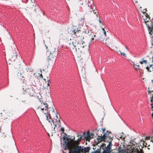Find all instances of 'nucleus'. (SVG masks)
Listing matches in <instances>:
<instances>
[{"label":"nucleus","instance_id":"obj_1","mask_svg":"<svg viewBox=\"0 0 153 153\" xmlns=\"http://www.w3.org/2000/svg\"><path fill=\"white\" fill-rule=\"evenodd\" d=\"M50 112L51 113V115L52 116L53 119H56V121L57 122V118H58L57 113L56 111H55L53 108L52 107H49L47 108V111L45 112H44L45 114H46V119L48 120L50 123L52 122L53 125H54L55 127H56V123H54L53 120H52L51 118Z\"/></svg>","mask_w":153,"mask_h":153},{"label":"nucleus","instance_id":"obj_2","mask_svg":"<svg viewBox=\"0 0 153 153\" xmlns=\"http://www.w3.org/2000/svg\"><path fill=\"white\" fill-rule=\"evenodd\" d=\"M72 34L75 35L76 37L75 38L74 43H76V45L79 43H81L84 42L83 40L84 39V36L82 32L80 30H72Z\"/></svg>","mask_w":153,"mask_h":153},{"label":"nucleus","instance_id":"obj_3","mask_svg":"<svg viewBox=\"0 0 153 153\" xmlns=\"http://www.w3.org/2000/svg\"><path fill=\"white\" fill-rule=\"evenodd\" d=\"M89 49V46H85L84 47L76 48V52H75V54L77 55L78 57H81L82 59L83 57H85L88 53Z\"/></svg>","mask_w":153,"mask_h":153},{"label":"nucleus","instance_id":"obj_4","mask_svg":"<svg viewBox=\"0 0 153 153\" xmlns=\"http://www.w3.org/2000/svg\"><path fill=\"white\" fill-rule=\"evenodd\" d=\"M74 40H72L71 39L68 40L65 42L66 46L67 48L70 49L71 52L75 54L76 52V44L74 43Z\"/></svg>","mask_w":153,"mask_h":153},{"label":"nucleus","instance_id":"obj_5","mask_svg":"<svg viewBox=\"0 0 153 153\" xmlns=\"http://www.w3.org/2000/svg\"><path fill=\"white\" fill-rule=\"evenodd\" d=\"M79 145L76 144L66 147L69 150V153H81L82 147Z\"/></svg>","mask_w":153,"mask_h":153},{"label":"nucleus","instance_id":"obj_6","mask_svg":"<svg viewBox=\"0 0 153 153\" xmlns=\"http://www.w3.org/2000/svg\"><path fill=\"white\" fill-rule=\"evenodd\" d=\"M131 143L132 144L131 146L132 148L130 149H128L127 151H133V152H134L133 153H144L143 150L142 149L139 151L138 148H137L138 143L132 140L131 141Z\"/></svg>","mask_w":153,"mask_h":153},{"label":"nucleus","instance_id":"obj_7","mask_svg":"<svg viewBox=\"0 0 153 153\" xmlns=\"http://www.w3.org/2000/svg\"><path fill=\"white\" fill-rule=\"evenodd\" d=\"M39 101L41 103V104L38 107H37V109L38 110H41L44 113V112L46 111L47 108L48 106V105L46 103L42 101V98H40L39 99Z\"/></svg>","mask_w":153,"mask_h":153},{"label":"nucleus","instance_id":"obj_8","mask_svg":"<svg viewBox=\"0 0 153 153\" xmlns=\"http://www.w3.org/2000/svg\"><path fill=\"white\" fill-rule=\"evenodd\" d=\"M1 119H10L12 116L13 114L12 111H4L2 113H1Z\"/></svg>","mask_w":153,"mask_h":153},{"label":"nucleus","instance_id":"obj_9","mask_svg":"<svg viewBox=\"0 0 153 153\" xmlns=\"http://www.w3.org/2000/svg\"><path fill=\"white\" fill-rule=\"evenodd\" d=\"M112 134L111 133V132H109L108 131H107L105 133H104V135H103V137H105L104 140L105 141H110L111 140L112 141L113 140V138L111 137Z\"/></svg>","mask_w":153,"mask_h":153},{"label":"nucleus","instance_id":"obj_10","mask_svg":"<svg viewBox=\"0 0 153 153\" xmlns=\"http://www.w3.org/2000/svg\"><path fill=\"white\" fill-rule=\"evenodd\" d=\"M113 152L115 153H133L134 152V151L133 152V151H126L123 148H121V147L118 148V149H114Z\"/></svg>","mask_w":153,"mask_h":153},{"label":"nucleus","instance_id":"obj_11","mask_svg":"<svg viewBox=\"0 0 153 153\" xmlns=\"http://www.w3.org/2000/svg\"><path fill=\"white\" fill-rule=\"evenodd\" d=\"M35 93V91L32 87L26 89L23 92L24 94H26L31 96H33Z\"/></svg>","mask_w":153,"mask_h":153},{"label":"nucleus","instance_id":"obj_12","mask_svg":"<svg viewBox=\"0 0 153 153\" xmlns=\"http://www.w3.org/2000/svg\"><path fill=\"white\" fill-rule=\"evenodd\" d=\"M58 49L54 47H51L47 51V53H51L54 55H57L58 52Z\"/></svg>","mask_w":153,"mask_h":153},{"label":"nucleus","instance_id":"obj_13","mask_svg":"<svg viewBox=\"0 0 153 153\" xmlns=\"http://www.w3.org/2000/svg\"><path fill=\"white\" fill-rule=\"evenodd\" d=\"M143 14V15L142 16V17L145 23H146V22H148L150 20H152L150 19V18L149 15L147 13L144 12Z\"/></svg>","mask_w":153,"mask_h":153},{"label":"nucleus","instance_id":"obj_14","mask_svg":"<svg viewBox=\"0 0 153 153\" xmlns=\"http://www.w3.org/2000/svg\"><path fill=\"white\" fill-rule=\"evenodd\" d=\"M92 32L91 30H90L88 29H86L83 31V34H85L86 37L89 38L90 36L91 35L92 33Z\"/></svg>","mask_w":153,"mask_h":153},{"label":"nucleus","instance_id":"obj_15","mask_svg":"<svg viewBox=\"0 0 153 153\" xmlns=\"http://www.w3.org/2000/svg\"><path fill=\"white\" fill-rule=\"evenodd\" d=\"M86 136L85 137V139L87 141H90V140L93 138V135L92 133H90L88 131L87 133Z\"/></svg>","mask_w":153,"mask_h":153},{"label":"nucleus","instance_id":"obj_16","mask_svg":"<svg viewBox=\"0 0 153 153\" xmlns=\"http://www.w3.org/2000/svg\"><path fill=\"white\" fill-rule=\"evenodd\" d=\"M33 70H31V69L28 68L26 73V75L27 76L30 77L32 75H35V73H33Z\"/></svg>","mask_w":153,"mask_h":153},{"label":"nucleus","instance_id":"obj_17","mask_svg":"<svg viewBox=\"0 0 153 153\" xmlns=\"http://www.w3.org/2000/svg\"><path fill=\"white\" fill-rule=\"evenodd\" d=\"M143 140H141L139 144H138L137 148H138V149H139L140 151V149H143V147H144L145 146V144Z\"/></svg>","mask_w":153,"mask_h":153},{"label":"nucleus","instance_id":"obj_18","mask_svg":"<svg viewBox=\"0 0 153 153\" xmlns=\"http://www.w3.org/2000/svg\"><path fill=\"white\" fill-rule=\"evenodd\" d=\"M105 44L107 45L108 46L112 47L113 45V42L111 39L108 38L106 40Z\"/></svg>","mask_w":153,"mask_h":153},{"label":"nucleus","instance_id":"obj_19","mask_svg":"<svg viewBox=\"0 0 153 153\" xmlns=\"http://www.w3.org/2000/svg\"><path fill=\"white\" fill-rule=\"evenodd\" d=\"M75 137H74L73 138L71 139V141L70 142H68L66 144V146H71L75 144H76L75 142H76V140H74Z\"/></svg>","mask_w":153,"mask_h":153},{"label":"nucleus","instance_id":"obj_20","mask_svg":"<svg viewBox=\"0 0 153 153\" xmlns=\"http://www.w3.org/2000/svg\"><path fill=\"white\" fill-rule=\"evenodd\" d=\"M105 137H103V136H102V135H101V136H98L97 138V141H96V142H97L98 143L101 142L102 141H105L104 140Z\"/></svg>","mask_w":153,"mask_h":153},{"label":"nucleus","instance_id":"obj_21","mask_svg":"<svg viewBox=\"0 0 153 153\" xmlns=\"http://www.w3.org/2000/svg\"><path fill=\"white\" fill-rule=\"evenodd\" d=\"M48 57L49 59L51 60H55L56 58V57L57 55H54V54H53L51 53H48Z\"/></svg>","mask_w":153,"mask_h":153},{"label":"nucleus","instance_id":"obj_22","mask_svg":"<svg viewBox=\"0 0 153 153\" xmlns=\"http://www.w3.org/2000/svg\"><path fill=\"white\" fill-rule=\"evenodd\" d=\"M149 66H147L146 67V69L147 70V71L151 72L152 71H153V64H150V65L149 64Z\"/></svg>","mask_w":153,"mask_h":153},{"label":"nucleus","instance_id":"obj_23","mask_svg":"<svg viewBox=\"0 0 153 153\" xmlns=\"http://www.w3.org/2000/svg\"><path fill=\"white\" fill-rule=\"evenodd\" d=\"M77 137H79L78 138V139L76 140V142H75L76 143L77 145H79L80 143V142L82 140V136H81V134H79V133L77 134Z\"/></svg>","mask_w":153,"mask_h":153},{"label":"nucleus","instance_id":"obj_24","mask_svg":"<svg viewBox=\"0 0 153 153\" xmlns=\"http://www.w3.org/2000/svg\"><path fill=\"white\" fill-rule=\"evenodd\" d=\"M97 36L94 33L92 32L91 35L90 36L88 39L91 40V41L94 40L95 39H96V37Z\"/></svg>","mask_w":153,"mask_h":153},{"label":"nucleus","instance_id":"obj_25","mask_svg":"<svg viewBox=\"0 0 153 153\" xmlns=\"http://www.w3.org/2000/svg\"><path fill=\"white\" fill-rule=\"evenodd\" d=\"M85 46H89L88 45H86V43L84 42L83 43H79L76 45V48H80V47H84Z\"/></svg>","mask_w":153,"mask_h":153},{"label":"nucleus","instance_id":"obj_26","mask_svg":"<svg viewBox=\"0 0 153 153\" xmlns=\"http://www.w3.org/2000/svg\"><path fill=\"white\" fill-rule=\"evenodd\" d=\"M82 152L81 153H86L89 152L90 150V148L89 147H85L84 148H82Z\"/></svg>","mask_w":153,"mask_h":153},{"label":"nucleus","instance_id":"obj_27","mask_svg":"<svg viewBox=\"0 0 153 153\" xmlns=\"http://www.w3.org/2000/svg\"><path fill=\"white\" fill-rule=\"evenodd\" d=\"M90 11L91 12L92 11L94 14H96L97 13V10L96 9L95 7L94 6H91Z\"/></svg>","mask_w":153,"mask_h":153},{"label":"nucleus","instance_id":"obj_28","mask_svg":"<svg viewBox=\"0 0 153 153\" xmlns=\"http://www.w3.org/2000/svg\"><path fill=\"white\" fill-rule=\"evenodd\" d=\"M17 53L16 52L14 53L13 54H12L11 60L14 61L15 59L17 57Z\"/></svg>","mask_w":153,"mask_h":153},{"label":"nucleus","instance_id":"obj_29","mask_svg":"<svg viewBox=\"0 0 153 153\" xmlns=\"http://www.w3.org/2000/svg\"><path fill=\"white\" fill-rule=\"evenodd\" d=\"M44 78L46 79H49V77L50 76L49 74L48 73H45V74H44Z\"/></svg>","mask_w":153,"mask_h":153},{"label":"nucleus","instance_id":"obj_30","mask_svg":"<svg viewBox=\"0 0 153 153\" xmlns=\"http://www.w3.org/2000/svg\"><path fill=\"white\" fill-rule=\"evenodd\" d=\"M108 142H109V144L107 146L106 149H110V150H111V140H110V141H108Z\"/></svg>","mask_w":153,"mask_h":153},{"label":"nucleus","instance_id":"obj_31","mask_svg":"<svg viewBox=\"0 0 153 153\" xmlns=\"http://www.w3.org/2000/svg\"><path fill=\"white\" fill-rule=\"evenodd\" d=\"M36 7V4H35L34 3H33V2H31L30 4L28 6V7H29L30 8H32V7Z\"/></svg>","mask_w":153,"mask_h":153},{"label":"nucleus","instance_id":"obj_32","mask_svg":"<svg viewBox=\"0 0 153 153\" xmlns=\"http://www.w3.org/2000/svg\"><path fill=\"white\" fill-rule=\"evenodd\" d=\"M134 67L136 69L139 70L140 69V66L139 65L137 64H134Z\"/></svg>","mask_w":153,"mask_h":153},{"label":"nucleus","instance_id":"obj_33","mask_svg":"<svg viewBox=\"0 0 153 153\" xmlns=\"http://www.w3.org/2000/svg\"><path fill=\"white\" fill-rule=\"evenodd\" d=\"M66 139L67 140V142H65V144L66 145V144L68 142H70V141H71V138H68L67 137H63V139L64 140H65V139Z\"/></svg>","mask_w":153,"mask_h":153},{"label":"nucleus","instance_id":"obj_34","mask_svg":"<svg viewBox=\"0 0 153 153\" xmlns=\"http://www.w3.org/2000/svg\"><path fill=\"white\" fill-rule=\"evenodd\" d=\"M44 80L46 81H47L48 82V83H47L48 86H50V84L51 83L50 79H45Z\"/></svg>","mask_w":153,"mask_h":153},{"label":"nucleus","instance_id":"obj_35","mask_svg":"<svg viewBox=\"0 0 153 153\" xmlns=\"http://www.w3.org/2000/svg\"><path fill=\"white\" fill-rule=\"evenodd\" d=\"M147 61L145 60H143V59H142L141 61H140V63L141 64H142L143 63H145V64L147 63Z\"/></svg>","mask_w":153,"mask_h":153},{"label":"nucleus","instance_id":"obj_36","mask_svg":"<svg viewBox=\"0 0 153 153\" xmlns=\"http://www.w3.org/2000/svg\"><path fill=\"white\" fill-rule=\"evenodd\" d=\"M58 118H57V122L56 121V119H53V120H54V122L55 123H56L57 124V123H58L57 119H58ZM58 121H59V123L60 125L61 124V121L59 119H58Z\"/></svg>","mask_w":153,"mask_h":153},{"label":"nucleus","instance_id":"obj_37","mask_svg":"<svg viewBox=\"0 0 153 153\" xmlns=\"http://www.w3.org/2000/svg\"><path fill=\"white\" fill-rule=\"evenodd\" d=\"M85 18L84 16L82 17L80 19V21L82 22H84Z\"/></svg>","mask_w":153,"mask_h":153},{"label":"nucleus","instance_id":"obj_38","mask_svg":"<svg viewBox=\"0 0 153 153\" xmlns=\"http://www.w3.org/2000/svg\"><path fill=\"white\" fill-rule=\"evenodd\" d=\"M78 4H79V6H80L83 5V1H82V0H80L79 1Z\"/></svg>","mask_w":153,"mask_h":153},{"label":"nucleus","instance_id":"obj_39","mask_svg":"<svg viewBox=\"0 0 153 153\" xmlns=\"http://www.w3.org/2000/svg\"><path fill=\"white\" fill-rule=\"evenodd\" d=\"M86 134H87V133H86L85 132H84L83 133V134L82 135H81V136H82V137H84V140H85V136H86V135H87Z\"/></svg>","mask_w":153,"mask_h":153},{"label":"nucleus","instance_id":"obj_40","mask_svg":"<svg viewBox=\"0 0 153 153\" xmlns=\"http://www.w3.org/2000/svg\"><path fill=\"white\" fill-rule=\"evenodd\" d=\"M120 54L121 55H123L125 57H126V55L125 53H122L121 51H120Z\"/></svg>","mask_w":153,"mask_h":153},{"label":"nucleus","instance_id":"obj_41","mask_svg":"<svg viewBox=\"0 0 153 153\" xmlns=\"http://www.w3.org/2000/svg\"><path fill=\"white\" fill-rule=\"evenodd\" d=\"M61 130L62 131V133H63L64 132V128L63 127H62L61 129Z\"/></svg>","mask_w":153,"mask_h":153},{"label":"nucleus","instance_id":"obj_42","mask_svg":"<svg viewBox=\"0 0 153 153\" xmlns=\"http://www.w3.org/2000/svg\"><path fill=\"white\" fill-rule=\"evenodd\" d=\"M102 30H103L105 36H106V32H105V30L104 29V28H103Z\"/></svg>","mask_w":153,"mask_h":153},{"label":"nucleus","instance_id":"obj_43","mask_svg":"<svg viewBox=\"0 0 153 153\" xmlns=\"http://www.w3.org/2000/svg\"><path fill=\"white\" fill-rule=\"evenodd\" d=\"M150 146V145H148V144H147V143H146V144H145V147H149V146Z\"/></svg>","mask_w":153,"mask_h":153},{"label":"nucleus","instance_id":"obj_44","mask_svg":"<svg viewBox=\"0 0 153 153\" xmlns=\"http://www.w3.org/2000/svg\"><path fill=\"white\" fill-rule=\"evenodd\" d=\"M3 134V135H2V134H1V137H5V135H4V133Z\"/></svg>","mask_w":153,"mask_h":153},{"label":"nucleus","instance_id":"obj_45","mask_svg":"<svg viewBox=\"0 0 153 153\" xmlns=\"http://www.w3.org/2000/svg\"><path fill=\"white\" fill-rule=\"evenodd\" d=\"M125 48L126 49V51L127 52L128 51V47H127L126 46H125Z\"/></svg>","mask_w":153,"mask_h":153},{"label":"nucleus","instance_id":"obj_46","mask_svg":"<svg viewBox=\"0 0 153 153\" xmlns=\"http://www.w3.org/2000/svg\"><path fill=\"white\" fill-rule=\"evenodd\" d=\"M102 132L104 133V131L105 130V128H102Z\"/></svg>","mask_w":153,"mask_h":153},{"label":"nucleus","instance_id":"obj_47","mask_svg":"<svg viewBox=\"0 0 153 153\" xmlns=\"http://www.w3.org/2000/svg\"><path fill=\"white\" fill-rule=\"evenodd\" d=\"M39 77L40 78H43V76L42 74H40L39 76Z\"/></svg>","mask_w":153,"mask_h":153},{"label":"nucleus","instance_id":"obj_48","mask_svg":"<svg viewBox=\"0 0 153 153\" xmlns=\"http://www.w3.org/2000/svg\"><path fill=\"white\" fill-rule=\"evenodd\" d=\"M100 36H101L100 35ZM97 38H98V39H101L102 38V37H97Z\"/></svg>","mask_w":153,"mask_h":153},{"label":"nucleus","instance_id":"obj_49","mask_svg":"<svg viewBox=\"0 0 153 153\" xmlns=\"http://www.w3.org/2000/svg\"><path fill=\"white\" fill-rule=\"evenodd\" d=\"M3 149L4 150V152H7L6 151L5 148H4Z\"/></svg>","mask_w":153,"mask_h":153},{"label":"nucleus","instance_id":"obj_50","mask_svg":"<svg viewBox=\"0 0 153 153\" xmlns=\"http://www.w3.org/2000/svg\"><path fill=\"white\" fill-rule=\"evenodd\" d=\"M99 22H100V23H101V20H99Z\"/></svg>","mask_w":153,"mask_h":153},{"label":"nucleus","instance_id":"obj_51","mask_svg":"<svg viewBox=\"0 0 153 153\" xmlns=\"http://www.w3.org/2000/svg\"><path fill=\"white\" fill-rule=\"evenodd\" d=\"M149 139V140L150 139V138H149V137H146V139Z\"/></svg>","mask_w":153,"mask_h":153},{"label":"nucleus","instance_id":"obj_52","mask_svg":"<svg viewBox=\"0 0 153 153\" xmlns=\"http://www.w3.org/2000/svg\"><path fill=\"white\" fill-rule=\"evenodd\" d=\"M96 16H98V14H96Z\"/></svg>","mask_w":153,"mask_h":153},{"label":"nucleus","instance_id":"obj_53","mask_svg":"<svg viewBox=\"0 0 153 153\" xmlns=\"http://www.w3.org/2000/svg\"><path fill=\"white\" fill-rule=\"evenodd\" d=\"M62 35H63V33H62V34H61V36H62Z\"/></svg>","mask_w":153,"mask_h":153},{"label":"nucleus","instance_id":"obj_54","mask_svg":"<svg viewBox=\"0 0 153 153\" xmlns=\"http://www.w3.org/2000/svg\"><path fill=\"white\" fill-rule=\"evenodd\" d=\"M112 153H115V152L113 151Z\"/></svg>","mask_w":153,"mask_h":153},{"label":"nucleus","instance_id":"obj_55","mask_svg":"<svg viewBox=\"0 0 153 153\" xmlns=\"http://www.w3.org/2000/svg\"><path fill=\"white\" fill-rule=\"evenodd\" d=\"M148 149H150V148H149L148 147Z\"/></svg>","mask_w":153,"mask_h":153},{"label":"nucleus","instance_id":"obj_56","mask_svg":"<svg viewBox=\"0 0 153 153\" xmlns=\"http://www.w3.org/2000/svg\"><path fill=\"white\" fill-rule=\"evenodd\" d=\"M63 40H65V39H63Z\"/></svg>","mask_w":153,"mask_h":153},{"label":"nucleus","instance_id":"obj_57","mask_svg":"<svg viewBox=\"0 0 153 153\" xmlns=\"http://www.w3.org/2000/svg\"><path fill=\"white\" fill-rule=\"evenodd\" d=\"M46 48H47V49L48 48V47H47Z\"/></svg>","mask_w":153,"mask_h":153},{"label":"nucleus","instance_id":"obj_58","mask_svg":"<svg viewBox=\"0 0 153 153\" xmlns=\"http://www.w3.org/2000/svg\"><path fill=\"white\" fill-rule=\"evenodd\" d=\"M17 153H18V152Z\"/></svg>","mask_w":153,"mask_h":153}]
</instances>
